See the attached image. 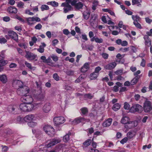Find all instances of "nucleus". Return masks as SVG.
<instances>
[{"instance_id": "nucleus-6", "label": "nucleus", "mask_w": 152, "mask_h": 152, "mask_svg": "<svg viewBox=\"0 0 152 152\" xmlns=\"http://www.w3.org/2000/svg\"><path fill=\"white\" fill-rule=\"evenodd\" d=\"M61 6L64 7L63 12L64 13H66L73 10V8L69 4V3L66 0L65 2L62 3Z\"/></svg>"}, {"instance_id": "nucleus-28", "label": "nucleus", "mask_w": 152, "mask_h": 152, "mask_svg": "<svg viewBox=\"0 0 152 152\" xmlns=\"http://www.w3.org/2000/svg\"><path fill=\"white\" fill-rule=\"evenodd\" d=\"M140 78V76H136L131 81L130 83L131 85H134L137 83L139 80V79Z\"/></svg>"}, {"instance_id": "nucleus-34", "label": "nucleus", "mask_w": 152, "mask_h": 152, "mask_svg": "<svg viewBox=\"0 0 152 152\" xmlns=\"http://www.w3.org/2000/svg\"><path fill=\"white\" fill-rule=\"evenodd\" d=\"M71 133L68 132L63 138V140L65 142H68L70 140L69 136L71 135Z\"/></svg>"}, {"instance_id": "nucleus-12", "label": "nucleus", "mask_w": 152, "mask_h": 152, "mask_svg": "<svg viewBox=\"0 0 152 152\" xmlns=\"http://www.w3.org/2000/svg\"><path fill=\"white\" fill-rule=\"evenodd\" d=\"M9 37L14 40L16 42H18V36L15 32L13 31H9L8 32Z\"/></svg>"}, {"instance_id": "nucleus-55", "label": "nucleus", "mask_w": 152, "mask_h": 152, "mask_svg": "<svg viewBox=\"0 0 152 152\" xmlns=\"http://www.w3.org/2000/svg\"><path fill=\"white\" fill-rule=\"evenodd\" d=\"M2 147V151L4 152H6L8 149V147L5 145H3L1 146Z\"/></svg>"}, {"instance_id": "nucleus-49", "label": "nucleus", "mask_w": 152, "mask_h": 152, "mask_svg": "<svg viewBox=\"0 0 152 152\" xmlns=\"http://www.w3.org/2000/svg\"><path fill=\"white\" fill-rule=\"evenodd\" d=\"M24 5L23 3L21 1H20L18 3L17 6L19 8H23Z\"/></svg>"}, {"instance_id": "nucleus-15", "label": "nucleus", "mask_w": 152, "mask_h": 152, "mask_svg": "<svg viewBox=\"0 0 152 152\" xmlns=\"http://www.w3.org/2000/svg\"><path fill=\"white\" fill-rule=\"evenodd\" d=\"M7 12L10 14H16L18 12L17 9L14 6H10L7 9Z\"/></svg>"}, {"instance_id": "nucleus-18", "label": "nucleus", "mask_w": 152, "mask_h": 152, "mask_svg": "<svg viewBox=\"0 0 152 152\" xmlns=\"http://www.w3.org/2000/svg\"><path fill=\"white\" fill-rule=\"evenodd\" d=\"M117 64L115 62H112L105 65L104 68L106 69L111 70L114 69L116 66Z\"/></svg>"}, {"instance_id": "nucleus-42", "label": "nucleus", "mask_w": 152, "mask_h": 152, "mask_svg": "<svg viewBox=\"0 0 152 152\" xmlns=\"http://www.w3.org/2000/svg\"><path fill=\"white\" fill-rule=\"evenodd\" d=\"M99 2L97 0H94L92 3V9L95 10L96 9V7L98 5Z\"/></svg>"}, {"instance_id": "nucleus-1", "label": "nucleus", "mask_w": 152, "mask_h": 152, "mask_svg": "<svg viewBox=\"0 0 152 152\" xmlns=\"http://www.w3.org/2000/svg\"><path fill=\"white\" fill-rule=\"evenodd\" d=\"M71 5L74 6L75 10H79L82 9L83 4L81 2L79 1V0H66Z\"/></svg>"}, {"instance_id": "nucleus-53", "label": "nucleus", "mask_w": 152, "mask_h": 152, "mask_svg": "<svg viewBox=\"0 0 152 152\" xmlns=\"http://www.w3.org/2000/svg\"><path fill=\"white\" fill-rule=\"evenodd\" d=\"M129 50V47L128 48H120L119 50L120 51H121L124 53L126 52L127 51H128Z\"/></svg>"}, {"instance_id": "nucleus-50", "label": "nucleus", "mask_w": 152, "mask_h": 152, "mask_svg": "<svg viewBox=\"0 0 152 152\" xmlns=\"http://www.w3.org/2000/svg\"><path fill=\"white\" fill-rule=\"evenodd\" d=\"M53 77L54 79L56 81H58L59 80V77L58 74L56 73L53 74Z\"/></svg>"}, {"instance_id": "nucleus-10", "label": "nucleus", "mask_w": 152, "mask_h": 152, "mask_svg": "<svg viewBox=\"0 0 152 152\" xmlns=\"http://www.w3.org/2000/svg\"><path fill=\"white\" fill-rule=\"evenodd\" d=\"M12 85L13 87L15 88H20L23 86V83L22 82L18 80H13Z\"/></svg>"}, {"instance_id": "nucleus-57", "label": "nucleus", "mask_w": 152, "mask_h": 152, "mask_svg": "<svg viewBox=\"0 0 152 152\" xmlns=\"http://www.w3.org/2000/svg\"><path fill=\"white\" fill-rule=\"evenodd\" d=\"M42 27V25L40 23H38L35 26V28L36 29L40 30Z\"/></svg>"}, {"instance_id": "nucleus-38", "label": "nucleus", "mask_w": 152, "mask_h": 152, "mask_svg": "<svg viewBox=\"0 0 152 152\" xmlns=\"http://www.w3.org/2000/svg\"><path fill=\"white\" fill-rule=\"evenodd\" d=\"M127 137L129 139H131L135 136V134L134 132L130 131L127 134Z\"/></svg>"}, {"instance_id": "nucleus-32", "label": "nucleus", "mask_w": 152, "mask_h": 152, "mask_svg": "<svg viewBox=\"0 0 152 152\" xmlns=\"http://www.w3.org/2000/svg\"><path fill=\"white\" fill-rule=\"evenodd\" d=\"M51 58L50 56V57H48L47 59H46L45 63H47L48 65L50 66H54V63L52 62Z\"/></svg>"}, {"instance_id": "nucleus-20", "label": "nucleus", "mask_w": 152, "mask_h": 152, "mask_svg": "<svg viewBox=\"0 0 152 152\" xmlns=\"http://www.w3.org/2000/svg\"><path fill=\"white\" fill-rule=\"evenodd\" d=\"M90 68L89 64L86 62L84 64L81 68V71L82 72H86Z\"/></svg>"}, {"instance_id": "nucleus-31", "label": "nucleus", "mask_w": 152, "mask_h": 152, "mask_svg": "<svg viewBox=\"0 0 152 152\" xmlns=\"http://www.w3.org/2000/svg\"><path fill=\"white\" fill-rule=\"evenodd\" d=\"M90 12L89 11H85L83 13V15L84 18L86 20H88L90 17Z\"/></svg>"}, {"instance_id": "nucleus-40", "label": "nucleus", "mask_w": 152, "mask_h": 152, "mask_svg": "<svg viewBox=\"0 0 152 152\" xmlns=\"http://www.w3.org/2000/svg\"><path fill=\"white\" fill-rule=\"evenodd\" d=\"M91 143V140L88 139L86 140L83 143V144L86 147H87L90 145Z\"/></svg>"}, {"instance_id": "nucleus-30", "label": "nucleus", "mask_w": 152, "mask_h": 152, "mask_svg": "<svg viewBox=\"0 0 152 152\" xmlns=\"http://www.w3.org/2000/svg\"><path fill=\"white\" fill-rule=\"evenodd\" d=\"M129 121V117L127 116H124L122 117L121 120V123L126 124Z\"/></svg>"}, {"instance_id": "nucleus-26", "label": "nucleus", "mask_w": 152, "mask_h": 152, "mask_svg": "<svg viewBox=\"0 0 152 152\" xmlns=\"http://www.w3.org/2000/svg\"><path fill=\"white\" fill-rule=\"evenodd\" d=\"M27 108V111L29 112L32 111L34 109L35 107V106L36 104H33L30 103L26 104Z\"/></svg>"}, {"instance_id": "nucleus-39", "label": "nucleus", "mask_w": 152, "mask_h": 152, "mask_svg": "<svg viewBox=\"0 0 152 152\" xmlns=\"http://www.w3.org/2000/svg\"><path fill=\"white\" fill-rule=\"evenodd\" d=\"M94 97V95H92L91 94H85L84 95V97L85 99H91Z\"/></svg>"}, {"instance_id": "nucleus-19", "label": "nucleus", "mask_w": 152, "mask_h": 152, "mask_svg": "<svg viewBox=\"0 0 152 152\" xmlns=\"http://www.w3.org/2000/svg\"><path fill=\"white\" fill-rule=\"evenodd\" d=\"M80 113L81 115L86 116L88 113V108L86 107H83L80 109Z\"/></svg>"}, {"instance_id": "nucleus-35", "label": "nucleus", "mask_w": 152, "mask_h": 152, "mask_svg": "<svg viewBox=\"0 0 152 152\" xmlns=\"http://www.w3.org/2000/svg\"><path fill=\"white\" fill-rule=\"evenodd\" d=\"M121 105L119 103H117L114 104L112 107V109L114 111H116L120 109Z\"/></svg>"}, {"instance_id": "nucleus-16", "label": "nucleus", "mask_w": 152, "mask_h": 152, "mask_svg": "<svg viewBox=\"0 0 152 152\" xmlns=\"http://www.w3.org/2000/svg\"><path fill=\"white\" fill-rule=\"evenodd\" d=\"M143 38L145 40V47H149L151 44V39L148 36H144Z\"/></svg>"}, {"instance_id": "nucleus-22", "label": "nucleus", "mask_w": 152, "mask_h": 152, "mask_svg": "<svg viewBox=\"0 0 152 152\" xmlns=\"http://www.w3.org/2000/svg\"><path fill=\"white\" fill-rule=\"evenodd\" d=\"M134 122L133 121H129L124 125V127L127 129H131L134 127Z\"/></svg>"}, {"instance_id": "nucleus-60", "label": "nucleus", "mask_w": 152, "mask_h": 152, "mask_svg": "<svg viewBox=\"0 0 152 152\" xmlns=\"http://www.w3.org/2000/svg\"><path fill=\"white\" fill-rule=\"evenodd\" d=\"M58 4L55 1H52L51 3V5L54 7H57L58 6Z\"/></svg>"}, {"instance_id": "nucleus-4", "label": "nucleus", "mask_w": 152, "mask_h": 152, "mask_svg": "<svg viewBox=\"0 0 152 152\" xmlns=\"http://www.w3.org/2000/svg\"><path fill=\"white\" fill-rule=\"evenodd\" d=\"M43 130L45 132L50 136H53L55 134V130L51 126L45 125L43 127Z\"/></svg>"}, {"instance_id": "nucleus-25", "label": "nucleus", "mask_w": 152, "mask_h": 152, "mask_svg": "<svg viewBox=\"0 0 152 152\" xmlns=\"http://www.w3.org/2000/svg\"><path fill=\"white\" fill-rule=\"evenodd\" d=\"M8 63V61L4 59L0 60V72L2 71L3 70V66L6 65Z\"/></svg>"}, {"instance_id": "nucleus-11", "label": "nucleus", "mask_w": 152, "mask_h": 152, "mask_svg": "<svg viewBox=\"0 0 152 152\" xmlns=\"http://www.w3.org/2000/svg\"><path fill=\"white\" fill-rule=\"evenodd\" d=\"M61 141V140L59 138H56L52 139L47 145V147L48 148L60 142Z\"/></svg>"}, {"instance_id": "nucleus-47", "label": "nucleus", "mask_w": 152, "mask_h": 152, "mask_svg": "<svg viewBox=\"0 0 152 152\" xmlns=\"http://www.w3.org/2000/svg\"><path fill=\"white\" fill-rule=\"evenodd\" d=\"M51 58L53 59V60L55 62L57 61L58 59L57 56L54 54H52L51 55Z\"/></svg>"}, {"instance_id": "nucleus-21", "label": "nucleus", "mask_w": 152, "mask_h": 152, "mask_svg": "<svg viewBox=\"0 0 152 152\" xmlns=\"http://www.w3.org/2000/svg\"><path fill=\"white\" fill-rule=\"evenodd\" d=\"M51 106L49 103H46L43 107V110L44 112L48 113L50 110Z\"/></svg>"}, {"instance_id": "nucleus-54", "label": "nucleus", "mask_w": 152, "mask_h": 152, "mask_svg": "<svg viewBox=\"0 0 152 152\" xmlns=\"http://www.w3.org/2000/svg\"><path fill=\"white\" fill-rule=\"evenodd\" d=\"M101 68L99 66H97L95 68V69L94 72L96 73L97 74H98L99 75V71H100L101 70Z\"/></svg>"}, {"instance_id": "nucleus-3", "label": "nucleus", "mask_w": 152, "mask_h": 152, "mask_svg": "<svg viewBox=\"0 0 152 152\" xmlns=\"http://www.w3.org/2000/svg\"><path fill=\"white\" fill-rule=\"evenodd\" d=\"M132 18L133 20V23L135 26L138 28L141 29L142 27L140 24L141 23V18L137 15H132Z\"/></svg>"}, {"instance_id": "nucleus-56", "label": "nucleus", "mask_w": 152, "mask_h": 152, "mask_svg": "<svg viewBox=\"0 0 152 152\" xmlns=\"http://www.w3.org/2000/svg\"><path fill=\"white\" fill-rule=\"evenodd\" d=\"M87 130H88V134H91L94 133V129L92 127L88 128Z\"/></svg>"}, {"instance_id": "nucleus-37", "label": "nucleus", "mask_w": 152, "mask_h": 152, "mask_svg": "<svg viewBox=\"0 0 152 152\" xmlns=\"http://www.w3.org/2000/svg\"><path fill=\"white\" fill-rule=\"evenodd\" d=\"M27 21L28 24L29 25H33L34 23V21L33 17L28 18L27 19Z\"/></svg>"}, {"instance_id": "nucleus-43", "label": "nucleus", "mask_w": 152, "mask_h": 152, "mask_svg": "<svg viewBox=\"0 0 152 152\" xmlns=\"http://www.w3.org/2000/svg\"><path fill=\"white\" fill-rule=\"evenodd\" d=\"M49 6L45 4L42 5L41 7V9L42 11H44L45 10H48L49 9Z\"/></svg>"}, {"instance_id": "nucleus-44", "label": "nucleus", "mask_w": 152, "mask_h": 152, "mask_svg": "<svg viewBox=\"0 0 152 152\" xmlns=\"http://www.w3.org/2000/svg\"><path fill=\"white\" fill-rule=\"evenodd\" d=\"M14 18L17 19L23 23H24L25 21V20L19 16L18 15H16L14 17Z\"/></svg>"}, {"instance_id": "nucleus-29", "label": "nucleus", "mask_w": 152, "mask_h": 152, "mask_svg": "<svg viewBox=\"0 0 152 152\" xmlns=\"http://www.w3.org/2000/svg\"><path fill=\"white\" fill-rule=\"evenodd\" d=\"M19 107L20 110L24 111H27L26 104L21 103L19 105Z\"/></svg>"}, {"instance_id": "nucleus-8", "label": "nucleus", "mask_w": 152, "mask_h": 152, "mask_svg": "<svg viewBox=\"0 0 152 152\" xmlns=\"http://www.w3.org/2000/svg\"><path fill=\"white\" fill-rule=\"evenodd\" d=\"M26 54L25 56V57L28 60L33 61L37 57V55L29 51L25 50Z\"/></svg>"}, {"instance_id": "nucleus-5", "label": "nucleus", "mask_w": 152, "mask_h": 152, "mask_svg": "<svg viewBox=\"0 0 152 152\" xmlns=\"http://www.w3.org/2000/svg\"><path fill=\"white\" fill-rule=\"evenodd\" d=\"M142 107L139 104H135L133 105L130 108L129 111L132 113H141L142 111Z\"/></svg>"}, {"instance_id": "nucleus-62", "label": "nucleus", "mask_w": 152, "mask_h": 152, "mask_svg": "<svg viewBox=\"0 0 152 152\" xmlns=\"http://www.w3.org/2000/svg\"><path fill=\"white\" fill-rule=\"evenodd\" d=\"M58 41L57 39H54L52 41V45L53 46H54L58 43Z\"/></svg>"}, {"instance_id": "nucleus-52", "label": "nucleus", "mask_w": 152, "mask_h": 152, "mask_svg": "<svg viewBox=\"0 0 152 152\" xmlns=\"http://www.w3.org/2000/svg\"><path fill=\"white\" fill-rule=\"evenodd\" d=\"M95 42L97 43H102L103 42V39L101 38H99L98 37H96Z\"/></svg>"}, {"instance_id": "nucleus-2", "label": "nucleus", "mask_w": 152, "mask_h": 152, "mask_svg": "<svg viewBox=\"0 0 152 152\" xmlns=\"http://www.w3.org/2000/svg\"><path fill=\"white\" fill-rule=\"evenodd\" d=\"M29 89L28 87L26 86H23L20 88L17 89V94L22 97H23L27 94H28L29 92Z\"/></svg>"}, {"instance_id": "nucleus-14", "label": "nucleus", "mask_w": 152, "mask_h": 152, "mask_svg": "<svg viewBox=\"0 0 152 152\" xmlns=\"http://www.w3.org/2000/svg\"><path fill=\"white\" fill-rule=\"evenodd\" d=\"M85 120L86 119L84 118L79 117L75 118L72 121V124L76 125L82 121H85Z\"/></svg>"}, {"instance_id": "nucleus-61", "label": "nucleus", "mask_w": 152, "mask_h": 152, "mask_svg": "<svg viewBox=\"0 0 152 152\" xmlns=\"http://www.w3.org/2000/svg\"><path fill=\"white\" fill-rule=\"evenodd\" d=\"M66 73L68 75H74V71L71 70H69L66 71Z\"/></svg>"}, {"instance_id": "nucleus-63", "label": "nucleus", "mask_w": 152, "mask_h": 152, "mask_svg": "<svg viewBox=\"0 0 152 152\" xmlns=\"http://www.w3.org/2000/svg\"><path fill=\"white\" fill-rule=\"evenodd\" d=\"M17 50L18 53L21 55L23 56L24 55V52L20 48H18Z\"/></svg>"}, {"instance_id": "nucleus-51", "label": "nucleus", "mask_w": 152, "mask_h": 152, "mask_svg": "<svg viewBox=\"0 0 152 152\" xmlns=\"http://www.w3.org/2000/svg\"><path fill=\"white\" fill-rule=\"evenodd\" d=\"M128 137H125L121 141H120V143L123 144L125 143H126L127 141L128 140Z\"/></svg>"}, {"instance_id": "nucleus-27", "label": "nucleus", "mask_w": 152, "mask_h": 152, "mask_svg": "<svg viewBox=\"0 0 152 152\" xmlns=\"http://www.w3.org/2000/svg\"><path fill=\"white\" fill-rule=\"evenodd\" d=\"M0 81L3 83H5L7 82V78L5 75H0Z\"/></svg>"}, {"instance_id": "nucleus-48", "label": "nucleus", "mask_w": 152, "mask_h": 152, "mask_svg": "<svg viewBox=\"0 0 152 152\" xmlns=\"http://www.w3.org/2000/svg\"><path fill=\"white\" fill-rule=\"evenodd\" d=\"M25 64L26 66L30 70H31L32 69L33 67L31 66L30 63L27 62V61H26L25 63Z\"/></svg>"}, {"instance_id": "nucleus-59", "label": "nucleus", "mask_w": 152, "mask_h": 152, "mask_svg": "<svg viewBox=\"0 0 152 152\" xmlns=\"http://www.w3.org/2000/svg\"><path fill=\"white\" fill-rule=\"evenodd\" d=\"M101 55L102 56V57L104 59H107L108 58V57L109 56V55L108 54L106 53H102L101 54Z\"/></svg>"}, {"instance_id": "nucleus-9", "label": "nucleus", "mask_w": 152, "mask_h": 152, "mask_svg": "<svg viewBox=\"0 0 152 152\" xmlns=\"http://www.w3.org/2000/svg\"><path fill=\"white\" fill-rule=\"evenodd\" d=\"M53 121L55 124L58 125L64 123L65 120L63 117H57L54 118Z\"/></svg>"}, {"instance_id": "nucleus-33", "label": "nucleus", "mask_w": 152, "mask_h": 152, "mask_svg": "<svg viewBox=\"0 0 152 152\" xmlns=\"http://www.w3.org/2000/svg\"><path fill=\"white\" fill-rule=\"evenodd\" d=\"M42 45H40L39 47V48L37 49V51L40 53H42L44 52V48L46 47V45L44 43H42Z\"/></svg>"}, {"instance_id": "nucleus-13", "label": "nucleus", "mask_w": 152, "mask_h": 152, "mask_svg": "<svg viewBox=\"0 0 152 152\" xmlns=\"http://www.w3.org/2000/svg\"><path fill=\"white\" fill-rule=\"evenodd\" d=\"M45 94L41 91L39 93H37L34 95L35 98L38 101H42L44 100L45 97Z\"/></svg>"}, {"instance_id": "nucleus-36", "label": "nucleus", "mask_w": 152, "mask_h": 152, "mask_svg": "<svg viewBox=\"0 0 152 152\" xmlns=\"http://www.w3.org/2000/svg\"><path fill=\"white\" fill-rule=\"evenodd\" d=\"M98 75V74L94 72L90 74L89 77L91 80H95L96 79Z\"/></svg>"}, {"instance_id": "nucleus-46", "label": "nucleus", "mask_w": 152, "mask_h": 152, "mask_svg": "<svg viewBox=\"0 0 152 152\" xmlns=\"http://www.w3.org/2000/svg\"><path fill=\"white\" fill-rule=\"evenodd\" d=\"M130 104L127 102H125L124 103V107L126 110H130Z\"/></svg>"}, {"instance_id": "nucleus-23", "label": "nucleus", "mask_w": 152, "mask_h": 152, "mask_svg": "<svg viewBox=\"0 0 152 152\" xmlns=\"http://www.w3.org/2000/svg\"><path fill=\"white\" fill-rule=\"evenodd\" d=\"M112 121V119L111 118H109L103 123L102 124L103 126L104 127L109 126L111 124Z\"/></svg>"}, {"instance_id": "nucleus-58", "label": "nucleus", "mask_w": 152, "mask_h": 152, "mask_svg": "<svg viewBox=\"0 0 152 152\" xmlns=\"http://www.w3.org/2000/svg\"><path fill=\"white\" fill-rule=\"evenodd\" d=\"M29 126L31 127H34L37 125V123L34 122H31L28 124Z\"/></svg>"}, {"instance_id": "nucleus-45", "label": "nucleus", "mask_w": 152, "mask_h": 152, "mask_svg": "<svg viewBox=\"0 0 152 152\" xmlns=\"http://www.w3.org/2000/svg\"><path fill=\"white\" fill-rule=\"evenodd\" d=\"M84 78V77H83V75H81L79 76V77L75 80V82L76 83H78L81 82L82 80Z\"/></svg>"}, {"instance_id": "nucleus-64", "label": "nucleus", "mask_w": 152, "mask_h": 152, "mask_svg": "<svg viewBox=\"0 0 152 152\" xmlns=\"http://www.w3.org/2000/svg\"><path fill=\"white\" fill-rule=\"evenodd\" d=\"M145 65V61L144 58L142 59V61L140 64V66L144 67Z\"/></svg>"}, {"instance_id": "nucleus-17", "label": "nucleus", "mask_w": 152, "mask_h": 152, "mask_svg": "<svg viewBox=\"0 0 152 152\" xmlns=\"http://www.w3.org/2000/svg\"><path fill=\"white\" fill-rule=\"evenodd\" d=\"M23 99V100L24 101V102L27 103H31L33 101V98L30 96L28 95V94L23 97H22L21 99Z\"/></svg>"}, {"instance_id": "nucleus-24", "label": "nucleus", "mask_w": 152, "mask_h": 152, "mask_svg": "<svg viewBox=\"0 0 152 152\" xmlns=\"http://www.w3.org/2000/svg\"><path fill=\"white\" fill-rule=\"evenodd\" d=\"M34 116V115L30 114L26 115L24 118V120L26 122H29V121H32Z\"/></svg>"}, {"instance_id": "nucleus-41", "label": "nucleus", "mask_w": 152, "mask_h": 152, "mask_svg": "<svg viewBox=\"0 0 152 152\" xmlns=\"http://www.w3.org/2000/svg\"><path fill=\"white\" fill-rule=\"evenodd\" d=\"M136 145V142H132L131 143H130V144H128L127 146V147L128 148L129 147L131 148H132L133 149H135Z\"/></svg>"}, {"instance_id": "nucleus-7", "label": "nucleus", "mask_w": 152, "mask_h": 152, "mask_svg": "<svg viewBox=\"0 0 152 152\" xmlns=\"http://www.w3.org/2000/svg\"><path fill=\"white\" fill-rule=\"evenodd\" d=\"M143 109L145 113L150 112L152 109V106L151 102L146 100L144 102L143 105Z\"/></svg>"}]
</instances>
